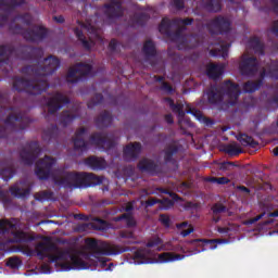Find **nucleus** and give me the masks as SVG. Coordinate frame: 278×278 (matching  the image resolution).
Segmentation results:
<instances>
[{
  "label": "nucleus",
  "mask_w": 278,
  "mask_h": 278,
  "mask_svg": "<svg viewBox=\"0 0 278 278\" xmlns=\"http://www.w3.org/2000/svg\"><path fill=\"white\" fill-rule=\"evenodd\" d=\"M229 180L227 178H218L217 182L219 184H227Z\"/></svg>",
  "instance_id": "nucleus-18"
},
{
  "label": "nucleus",
  "mask_w": 278,
  "mask_h": 278,
  "mask_svg": "<svg viewBox=\"0 0 278 278\" xmlns=\"http://www.w3.org/2000/svg\"><path fill=\"white\" fill-rule=\"evenodd\" d=\"M240 142H241V144L247 147V144H251V137H248L247 135H243V136L240 137Z\"/></svg>",
  "instance_id": "nucleus-15"
},
{
  "label": "nucleus",
  "mask_w": 278,
  "mask_h": 278,
  "mask_svg": "<svg viewBox=\"0 0 278 278\" xmlns=\"http://www.w3.org/2000/svg\"><path fill=\"white\" fill-rule=\"evenodd\" d=\"M50 244H51V239L48 237L43 238L42 242L37 247L38 253H43V251L48 249Z\"/></svg>",
  "instance_id": "nucleus-10"
},
{
  "label": "nucleus",
  "mask_w": 278,
  "mask_h": 278,
  "mask_svg": "<svg viewBox=\"0 0 278 278\" xmlns=\"http://www.w3.org/2000/svg\"><path fill=\"white\" fill-rule=\"evenodd\" d=\"M155 251H170V249H168L160 238L150 241L146 250L136 253V264H168L170 262H179L186 257L185 255L175 254L173 252L157 254Z\"/></svg>",
  "instance_id": "nucleus-1"
},
{
  "label": "nucleus",
  "mask_w": 278,
  "mask_h": 278,
  "mask_svg": "<svg viewBox=\"0 0 278 278\" xmlns=\"http://www.w3.org/2000/svg\"><path fill=\"white\" fill-rule=\"evenodd\" d=\"M226 241L223 240H212V241H195L197 247H202V251H212L216 249V244H225Z\"/></svg>",
  "instance_id": "nucleus-3"
},
{
  "label": "nucleus",
  "mask_w": 278,
  "mask_h": 278,
  "mask_svg": "<svg viewBox=\"0 0 278 278\" xmlns=\"http://www.w3.org/2000/svg\"><path fill=\"white\" fill-rule=\"evenodd\" d=\"M8 229H12V223L9 220L0 222V231H8Z\"/></svg>",
  "instance_id": "nucleus-13"
},
{
  "label": "nucleus",
  "mask_w": 278,
  "mask_h": 278,
  "mask_svg": "<svg viewBox=\"0 0 278 278\" xmlns=\"http://www.w3.org/2000/svg\"><path fill=\"white\" fill-rule=\"evenodd\" d=\"M140 150L139 143H134L125 148L124 152L126 155H136L138 151Z\"/></svg>",
  "instance_id": "nucleus-9"
},
{
  "label": "nucleus",
  "mask_w": 278,
  "mask_h": 278,
  "mask_svg": "<svg viewBox=\"0 0 278 278\" xmlns=\"http://www.w3.org/2000/svg\"><path fill=\"white\" fill-rule=\"evenodd\" d=\"M48 62H58L55 59H48Z\"/></svg>",
  "instance_id": "nucleus-20"
},
{
  "label": "nucleus",
  "mask_w": 278,
  "mask_h": 278,
  "mask_svg": "<svg viewBox=\"0 0 278 278\" xmlns=\"http://www.w3.org/2000/svg\"><path fill=\"white\" fill-rule=\"evenodd\" d=\"M242 190H247V188H243Z\"/></svg>",
  "instance_id": "nucleus-26"
},
{
  "label": "nucleus",
  "mask_w": 278,
  "mask_h": 278,
  "mask_svg": "<svg viewBox=\"0 0 278 278\" xmlns=\"http://www.w3.org/2000/svg\"><path fill=\"white\" fill-rule=\"evenodd\" d=\"M219 231H220L222 233H225V231H227V230L220 228Z\"/></svg>",
  "instance_id": "nucleus-23"
},
{
  "label": "nucleus",
  "mask_w": 278,
  "mask_h": 278,
  "mask_svg": "<svg viewBox=\"0 0 278 278\" xmlns=\"http://www.w3.org/2000/svg\"><path fill=\"white\" fill-rule=\"evenodd\" d=\"M76 36H78V38H80V40H81V34L76 33Z\"/></svg>",
  "instance_id": "nucleus-22"
},
{
  "label": "nucleus",
  "mask_w": 278,
  "mask_h": 278,
  "mask_svg": "<svg viewBox=\"0 0 278 278\" xmlns=\"http://www.w3.org/2000/svg\"><path fill=\"white\" fill-rule=\"evenodd\" d=\"M90 64H80L74 67L70 75H88L90 73Z\"/></svg>",
  "instance_id": "nucleus-5"
},
{
  "label": "nucleus",
  "mask_w": 278,
  "mask_h": 278,
  "mask_svg": "<svg viewBox=\"0 0 278 278\" xmlns=\"http://www.w3.org/2000/svg\"><path fill=\"white\" fill-rule=\"evenodd\" d=\"M228 153H230V155H238V153H242V150H240L238 144L232 143L229 146Z\"/></svg>",
  "instance_id": "nucleus-11"
},
{
  "label": "nucleus",
  "mask_w": 278,
  "mask_h": 278,
  "mask_svg": "<svg viewBox=\"0 0 278 278\" xmlns=\"http://www.w3.org/2000/svg\"><path fill=\"white\" fill-rule=\"evenodd\" d=\"M54 163V161L51 157H46L41 163L40 166L43 168H49Z\"/></svg>",
  "instance_id": "nucleus-14"
},
{
  "label": "nucleus",
  "mask_w": 278,
  "mask_h": 278,
  "mask_svg": "<svg viewBox=\"0 0 278 278\" xmlns=\"http://www.w3.org/2000/svg\"><path fill=\"white\" fill-rule=\"evenodd\" d=\"M7 264L10 266V268H18V266H21V260L10 258Z\"/></svg>",
  "instance_id": "nucleus-12"
},
{
  "label": "nucleus",
  "mask_w": 278,
  "mask_h": 278,
  "mask_svg": "<svg viewBox=\"0 0 278 278\" xmlns=\"http://www.w3.org/2000/svg\"><path fill=\"white\" fill-rule=\"evenodd\" d=\"M251 90H253V89L245 88V91H247V92H251Z\"/></svg>",
  "instance_id": "nucleus-24"
},
{
  "label": "nucleus",
  "mask_w": 278,
  "mask_h": 278,
  "mask_svg": "<svg viewBox=\"0 0 278 278\" xmlns=\"http://www.w3.org/2000/svg\"><path fill=\"white\" fill-rule=\"evenodd\" d=\"M271 216H278V212H276V213L271 214Z\"/></svg>",
  "instance_id": "nucleus-25"
},
{
  "label": "nucleus",
  "mask_w": 278,
  "mask_h": 278,
  "mask_svg": "<svg viewBox=\"0 0 278 278\" xmlns=\"http://www.w3.org/2000/svg\"><path fill=\"white\" fill-rule=\"evenodd\" d=\"M177 227H178L180 235L184 237L189 236V233H192V231H194L192 226L188 225V223H181Z\"/></svg>",
  "instance_id": "nucleus-8"
},
{
  "label": "nucleus",
  "mask_w": 278,
  "mask_h": 278,
  "mask_svg": "<svg viewBox=\"0 0 278 278\" xmlns=\"http://www.w3.org/2000/svg\"><path fill=\"white\" fill-rule=\"evenodd\" d=\"M214 212H220V210L216 208V206L213 207Z\"/></svg>",
  "instance_id": "nucleus-21"
},
{
  "label": "nucleus",
  "mask_w": 278,
  "mask_h": 278,
  "mask_svg": "<svg viewBox=\"0 0 278 278\" xmlns=\"http://www.w3.org/2000/svg\"><path fill=\"white\" fill-rule=\"evenodd\" d=\"M273 153H274V155L278 156V148H275V149L273 150Z\"/></svg>",
  "instance_id": "nucleus-19"
},
{
  "label": "nucleus",
  "mask_w": 278,
  "mask_h": 278,
  "mask_svg": "<svg viewBox=\"0 0 278 278\" xmlns=\"http://www.w3.org/2000/svg\"><path fill=\"white\" fill-rule=\"evenodd\" d=\"M94 36H97V33H94Z\"/></svg>",
  "instance_id": "nucleus-27"
},
{
  "label": "nucleus",
  "mask_w": 278,
  "mask_h": 278,
  "mask_svg": "<svg viewBox=\"0 0 278 278\" xmlns=\"http://www.w3.org/2000/svg\"><path fill=\"white\" fill-rule=\"evenodd\" d=\"M87 245L90 247L91 249H94V247H97V241L89 239L87 240Z\"/></svg>",
  "instance_id": "nucleus-17"
},
{
  "label": "nucleus",
  "mask_w": 278,
  "mask_h": 278,
  "mask_svg": "<svg viewBox=\"0 0 278 278\" xmlns=\"http://www.w3.org/2000/svg\"><path fill=\"white\" fill-rule=\"evenodd\" d=\"M153 48H154V46H153L152 41L146 42V45L143 47L146 53H151V51H153Z\"/></svg>",
  "instance_id": "nucleus-16"
},
{
  "label": "nucleus",
  "mask_w": 278,
  "mask_h": 278,
  "mask_svg": "<svg viewBox=\"0 0 278 278\" xmlns=\"http://www.w3.org/2000/svg\"><path fill=\"white\" fill-rule=\"evenodd\" d=\"M177 201V194L170 193L169 198H166L162 201L163 210H168V207H173V204Z\"/></svg>",
  "instance_id": "nucleus-7"
},
{
  "label": "nucleus",
  "mask_w": 278,
  "mask_h": 278,
  "mask_svg": "<svg viewBox=\"0 0 278 278\" xmlns=\"http://www.w3.org/2000/svg\"><path fill=\"white\" fill-rule=\"evenodd\" d=\"M49 260H51V262H56L63 270H73V268L81 270L84 268H88V266H103V264H105V260L103 258H98L97 263H92V260H90V256L88 255H71L68 253L60 252H54V254L49 256Z\"/></svg>",
  "instance_id": "nucleus-2"
},
{
  "label": "nucleus",
  "mask_w": 278,
  "mask_h": 278,
  "mask_svg": "<svg viewBox=\"0 0 278 278\" xmlns=\"http://www.w3.org/2000/svg\"><path fill=\"white\" fill-rule=\"evenodd\" d=\"M225 70V65H208L207 75L213 79H216L219 75H223V71Z\"/></svg>",
  "instance_id": "nucleus-4"
},
{
  "label": "nucleus",
  "mask_w": 278,
  "mask_h": 278,
  "mask_svg": "<svg viewBox=\"0 0 278 278\" xmlns=\"http://www.w3.org/2000/svg\"><path fill=\"white\" fill-rule=\"evenodd\" d=\"M226 88L228 89V94L231 99H238V94H240V89H238V86L233 85L232 83H227Z\"/></svg>",
  "instance_id": "nucleus-6"
}]
</instances>
